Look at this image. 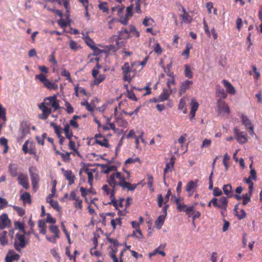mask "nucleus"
Returning a JSON list of instances; mask_svg holds the SVG:
<instances>
[{
	"instance_id": "nucleus-1",
	"label": "nucleus",
	"mask_w": 262,
	"mask_h": 262,
	"mask_svg": "<svg viewBox=\"0 0 262 262\" xmlns=\"http://www.w3.org/2000/svg\"><path fill=\"white\" fill-rule=\"evenodd\" d=\"M125 180L124 176L120 172L113 173L107 179V182L112 188H110L107 185H104L102 187L103 194L105 195H110L111 202H108L107 204L113 205L116 209H118V206L117 201L115 196V187L119 186L123 189H126L128 190L133 191L136 188L138 185V184H132L129 182H126Z\"/></svg>"
},
{
	"instance_id": "nucleus-2",
	"label": "nucleus",
	"mask_w": 262,
	"mask_h": 262,
	"mask_svg": "<svg viewBox=\"0 0 262 262\" xmlns=\"http://www.w3.org/2000/svg\"><path fill=\"white\" fill-rule=\"evenodd\" d=\"M49 106L53 108L54 111H56L59 108L56 95L45 98L43 101L38 105V107L42 112V114L39 116L40 119L46 120L48 118L52 113V108Z\"/></svg>"
},
{
	"instance_id": "nucleus-3",
	"label": "nucleus",
	"mask_w": 262,
	"mask_h": 262,
	"mask_svg": "<svg viewBox=\"0 0 262 262\" xmlns=\"http://www.w3.org/2000/svg\"><path fill=\"white\" fill-rule=\"evenodd\" d=\"M167 74L169 78L167 79L166 83L167 89L165 90V100L168 98L170 94H174L177 91L176 79L173 72L168 70Z\"/></svg>"
},
{
	"instance_id": "nucleus-4",
	"label": "nucleus",
	"mask_w": 262,
	"mask_h": 262,
	"mask_svg": "<svg viewBox=\"0 0 262 262\" xmlns=\"http://www.w3.org/2000/svg\"><path fill=\"white\" fill-rule=\"evenodd\" d=\"M211 202L215 207L221 210L222 215L225 216L228 203L227 198L225 196H222L220 199L214 198L211 200Z\"/></svg>"
},
{
	"instance_id": "nucleus-5",
	"label": "nucleus",
	"mask_w": 262,
	"mask_h": 262,
	"mask_svg": "<svg viewBox=\"0 0 262 262\" xmlns=\"http://www.w3.org/2000/svg\"><path fill=\"white\" fill-rule=\"evenodd\" d=\"M35 79H38L41 82L43 86L49 90H56L58 88V86L55 82H53L47 78V76L43 73L36 75Z\"/></svg>"
},
{
	"instance_id": "nucleus-6",
	"label": "nucleus",
	"mask_w": 262,
	"mask_h": 262,
	"mask_svg": "<svg viewBox=\"0 0 262 262\" xmlns=\"http://www.w3.org/2000/svg\"><path fill=\"white\" fill-rule=\"evenodd\" d=\"M133 64L130 65L128 62H125L122 67L121 69L123 74L124 81L130 82L134 77V70L133 69Z\"/></svg>"
},
{
	"instance_id": "nucleus-7",
	"label": "nucleus",
	"mask_w": 262,
	"mask_h": 262,
	"mask_svg": "<svg viewBox=\"0 0 262 262\" xmlns=\"http://www.w3.org/2000/svg\"><path fill=\"white\" fill-rule=\"evenodd\" d=\"M24 234L17 233L15 235L14 245L15 249L17 251H20L27 244V241L25 239Z\"/></svg>"
},
{
	"instance_id": "nucleus-8",
	"label": "nucleus",
	"mask_w": 262,
	"mask_h": 262,
	"mask_svg": "<svg viewBox=\"0 0 262 262\" xmlns=\"http://www.w3.org/2000/svg\"><path fill=\"white\" fill-rule=\"evenodd\" d=\"M217 112L219 116L229 115L230 111V108L226 102L221 99L217 101Z\"/></svg>"
},
{
	"instance_id": "nucleus-9",
	"label": "nucleus",
	"mask_w": 262,
	"mask_h": 262,
	"mask_svg": "<svg viewBox=\"0 0 262 262\" xmlns=\"http://www.w3.org/2000/svg\"><path fill=\"white\" fill-rule=\"evenodd\" d=\"M36 170V168L33 167L29 168V169L32 186L34 189L38 188V183L40 181L39 174L37 173L34 172Z\"/></svg>"
},
{
	"instance_id": "nucleus-10",
	"label": "nucleus",
	"mask_w": 262,
	"mask_h": 262,
	"mask_svg": "<svg viewBox=\"0 0 262 262\" xmlns=\"http://www.w3.org/2000/svg\"><path fill=\"white\" fill-rule=\"evenodd\" d=\"M11 226V221L6 213L0 215V230H4Z\"/></svg>"
},
{
	"instance_id": "nucleus-11",
	"label": "nucleus",
	"mask_w": 262,
	"mask_h": 262,
	"mask_svg": "<svg viewBox=\"0 0 262 262\" xmlns=\"http://www.w3.org/2000/svg\"><path fill=\"white\" fill-rule=\"evenodd\" d=\"M117 35L114 36V38L116 41V45L119 46V40L121 39H125L129 37V32L126 29H122L117 33Z\"/></svg>"
},
{
	"instance_id": "nucleus-12",
	"label": "nucleus",
	"mask_w": 262,
	"mask_h": 262,
	"mask_svg": "<svg viewBox=\"0 0 262 262\" xmlns=\"http://www.w3.org/2000/svg\"><path fill=\"white\" fill-rule=\"evenodd\" d=\"M233 133L235 136V138L239 144H244L248 141L245 133L243 132H239L237 128H234Z\"/></svg>"
},
{
	"instance_id": "nucleus-13",
	"label": "nucleus",
	"mask_w": 262,
	"mask_h": 262,
	"mask_svg": "<svg viewBox=\"0 0 262 262\" xmlns=\"http://www.w3.org/2000/svg\"><path fill=\"white\" fill-rule=\"evenodd\" d=\"M17 180L18 184L25 189L29 187L28 177L27 175L20 173L18 176Z\"/></svg>"
},
{
	"instance_id": "nucleus-14",
	"label": "nucleus",
	"mask_w": 262,
	"mask_h": 262,
	"mask_svg": "<svg viewBox=\"0 0 262 262\" xmlns=\"http://www.w3.org/2000/svg\"><path fill=\"white\" fill-rule=\"evenodd\" d=\"M64 176L66 180L69 181V185H71L74 184L75 176L71 170H64L63 168L61 169Z\"/></svg>"
},
{
	"instance_id": "nucleus-15",
	"label": "nucleus",
	"mask_w": 262,
	"mask_h": 262,
	"mask_svg": "<svg viewBox=\"0 0 262 262\" xmlns=\"http://www.w3.org/2000/svg\"><path fill=\"white\" fill-rule=\"evenodd\" d=\"M176 159V157L174 155H171L169 160H167L166 166L165 167V174L172 171L174 169V164Z\"/></svg>"
},
{
	"instance_id": "nucleus-16",
	"label": "nucleus",
	"mask_w": 262,
	"mask_h": 262,
	"mask_svg": "<svg viewBox=\"0 0 262 262\" xmlns=\"http://www.w3.org/2000/svg\"><path fill=\"white\" fill-rule=\"evenodd\" d=\"M198 180L195 181H190L186 186V190L189 193V196H191L194 193L197 187Z\"/></svg>"
},
{
	"instance_id": "nucleus-17",
	"label": "nucleus",
	"mask_w": 262,
	"mask_h": 262,
	"mask_svg": "<svg viewBox=\"0 0 262 262\" xmlns=\"http://www.w3.org/2000/svg\"><path fill=\"white\" fill-rule=\"evenodd\" d=\"M199 105V104L196 99L194 98H192L190 102L191 111L190 113V119L191 120L194 118Z\"/></svg>"
},
{
	"instance_id": "nucleus-18",
	"label": "nucleus",
	"mask_w": 262,
	"mask_h": 262,
	"mask_svg": "<svg viewBox=\"0 0 262 262\" xmlns=\"http://www.w3.org/2000/svg\"><path fill=\"white\" fill-rule=\"evenodd\" d=\"M192 84L193 81L189 80H186L182 82L179 92V95L181 96L187 90H188Z\"/></svg>"
},
{
	"instance_id": "nucleus-19",
	"label": "nucleus",
	"mask_w": 262,
	"mask_h": 262,
	"mask_svg": "<svg viewBox=\"0 0 262 262\" xmlns=\"http://www.w3.org/2000/svg\"><path fill=\"white\" fill-rule=\"evenodd\" d=\"M182 9L183 13L180 15V17L182 19L181 23L185 24L191 23L192 20V17L189 15V14L183 7H182Z\"/></svg>"
},
{
	"instance_id": "nucleus-20",
	"label": "nucleus",
	"mask_w": 262,
	"mask_h": 262,
	"mask_svg": "<svg viewBox=\"0 0 262 262\" xmlns=\"http://www.w3.org/2000/svg\"><path fill=\"white\" fill-rule=\"evenodd\" d=\"M223 83L226 89V91L231 95H234L236 93L235 88L232 84L227 80H223Z\"/></svg>"
},
{
	"instance_id": "nucleus-21",
	"label": "nucleus",
	"mask_w": 262,
	"mask_h": 262,
	"mask_svg": "<svg viewBox=\"0 0 262 262\" xmlns=\"http://www.w3.org/2000/svg\"><path fill=\"white\" fill-rule=\"evenodd\" d=\"M96 171V169H89L86 168L84 170V172L88 174V183L90 186H92L94 179L93 173Z\"/></svg>"
},
{
	"instance_id": "nucleus-22",
	"label": "nucleus",
	"mask_w": 262,
	"mask_h": 262,
	"mask_svg": "<svg viewBox=\"0 0 262 262\" xmlns=\"http://www.w3.org/2000/svg\"><path fill=\"white\" fill-rule=\"evenodd\" d=\"M187 97H183L181 99L178 108L179 110L182 111L184 114H186L187 112V110L186 108V101L188 100Z\"/></svg>"
},
{
	"instance_id": "nucleus-23",
	"label": "nucleus",
	"mask_w": 262,
	"mask_h": 262,
	"mask_svg": "<svg viewBox=\"0 0 262 262\" xmlns=\"http://www.w3.org/2000/svg\"><path fill=\"white\" fill-rule=\"evenodd\" d=\"M241 119L243 124L245 126L246 129L248 130L249 128L252 126V123L250 119L246 115H242Z\"/></svg>"
},
{
	"instance_id": "nucleus-24",
	"label": "nucleus",
	"mask_w": 262,
	"mask_h": 262,
	"mask_svg": "<svg viewBox=\"0 0 262 262\" xmlns=\"http://www.w3.org/2000/svg\"><path fill=\"white\" fill-rule=\"evenodd\" d=\"M63 131L66 138L69 140L72 139L73 135L72 131L70 129V125L69 124L67 123L64 125Z\"/></svg>"
},
{
	"instance_id": "nucleus-25",
	"label": "nucleus",
	"mask_w": 262,
	"mask_h": 262,
	"mask_svg": "<svg viewBox=\"0 0 262 262\" xmlns=\"http://www.w3.org/2000/svg\"><path fill=\"white\" fill-rule=\"evenodd\" d=\"M184 75L189 79H191L193 77L192 69L190 66L187 64L184 66Z\"/></svg>"
},
{
	"instance_id": "nucleus-26",
	"label": "nucleus",
	"mask_w": 262,
	"mask_h": 262,
	"mask_svg": "<svg viewBox=\"0 0 262 262\" xmlns=\"http://www.w3.org/2000/svg\"><path fill=\"white\" fill-rule=\"evenodd\" d=\"M38 226L39 228V230L40 233L45 235L46 233V224L43 220H40L38 221Z\"/></svg>"
},
{
	"instance_id": "nucleus-27",
	"label": "nucleus",
	"mask_w": 262,
	"mask_h": 262,
	"mask_svg": "<svg viewBox=\"0 0 262 262\" xmlns=\"http://www.w3.org/2000/svg\"><path fill=\"white\" fill-rule=\"evenodd\" d=\"M95 143L100 145L101 146L106 148H108L110 146L108 140L105 137H103V138L101 139H97V140H95Z\"/></svg>"
},
{
	"instance_id": "nucleus-28",
	"label": "nucleus",
	"mask_w": 262,
	"mask_h": 262,
	"mask_svg": "<svg viewBox=\"0 0 262 262\" xmlns=\"http://www.w3.org/2000/svg\"><path fill=\"white\" fill-rule=\"evenodd\" d=\"M223 190L225 194L228 196L232 195V187L230 184L224 185L223 187Z\"/></svg>"
},
{
	"instance_id": "nucleus-29",
	"label": "nucleus",
	"mask_w": 262,
	"mask_h": 262,
	"mask_svg": "<svg viewBox=\"0 0 262 262\" xmlns=\"http://www.w3.org/2000/svg\"><path fill=\"white\" fill-rule=\"evenodd\" d=\"M9 171L12 177L17 176L18 168L15 164H10L9 166Z\"/></svg>"
},
{
	"instance_id": "nucleus-30",
	"label": "nucleus",
	"mask_w": 262,
	"mask_h": 262,
	"mask_svg": "<svg viewBox=\"0 0 262 262\" xmlns=\"http://www.w3.org/2000/svg\"><path fill=\"white\" fill-rule=\"evenodd\" d=\"M177 208L179 211L184 212L186 208L188 207L186 205L184 204L183 202L181 201L179 199H177L176 200Z\"/></svg>"
},
{
	"instance_id": "nucleus-31",
	"label": "nucleus",
	"mask_w": 262,
	"mask_h": 262,
	"mask_svg": "<svg viewBox=\"0 0 262 262\" xmlns=\"http://www.w3.org/2000/svg\"><path fill=\"white\" fill-rule=\"evenodd\" d=\"M20 255L18 254H7L5 257L6 262H12L13 260H17L19 259Z\"/></svg>"
},
{
	"instance_id": "nucleus-32",
	"label": "nucleus",
	"mask_w": 262,
	"mask_h": 262,
	"mask_svg": "<svg viewBox=\"0 0 262 262\" xmlns=\"http://www.w3.org/2000/svg\"><path fill=\"white\" fill-rule=\"evenodd\" d=\"M164 223V215H160L156 220L155 225L158 229H161Z\"/></svg>"
},
{
	"instance_id": "nucleus-33",
	"label": "nucleus",
	"mask_w": 262,
	"mask_h": 262,
	"mask_svg": "<svg viewBox=\"0 0 262 262\" xmlns=\"http://www.w3.org/2000/svg\"><path fill=\"white\" fill-rule=\"evenodd\" d=\"M216 94L217 97L222 98H226L227 96V95L224 91V89L219 86H217L216 89Z\"/></svg>"
},
{
	"instance_id": "nucleus-34",
	"label": "nucleus",
	"mask_w": 262,
	"mask_h": 262,
	"mask_svg": "<svg viewBox=\"0 0 262 262\" xmlns=\"http://www.w3.org/2000/svg\"><path fill=\"white\" fill-rule=\"evenodd\" d=\"M116 121L118 126L122 127H126L128 124L127 122L122 117H116Z\"/></svg>"
},
{
	"instance_id": "nucleus-35",
	"label": "nucleus",
	"mask_w": 262,
	"mask_h": 262,
	"mask_svg": "<svg viewBox=\"0 0 262 262\" xmlns=\"http://www.w3.org/2000/svg\"><path fill=\"white\" fill-rule=\"evenodd\" d=\"M20 199L24 201H26L28 203H31V195L29 192H26L20 195Z\"/></svg>"
},
{
	"instance_id": "nucleus-36",
	"label": "nucleus",
	"mask_w": 262,
	"mask_h": 262,
	"mask_svg": "<svg viewBox=\"0 0 262 262\" xmlns=\"http://www.w3.org/2000/svg\"><path fill=\"white\" fill-rule=\"evenodd\" d=\"M49 230L52 233L54 234L55 237L57 238H59V230L57 226L51 225L49 227Z\"/></svg>"
},
{
	"instance_id": "nucleus-37",
	"label": "nucleus",
	"mask_w": 262,
	"mask_h": 262,
	"mask_svg": "<svg viewBox=\"0 0 262 262\" xmlns=\"http://www.w3.org/2000/svg\"><path fill=\"white\" fill-rule=\"evenodd\" d=\"M100 166L102 167V171L104 173H108L115 169V166H110L104 164H100Z\"/></svg>"
},
{
	"instance_id": "nucleus-38",
	"label": "nucleus",
	"mask_w": 262,
	"mask_h": 262,
	"mask_svg": "<svg viewBox=\"0 0 262 262\" xmlns=\"http://www.w3.org/2000/svg\"><path fill=\"white\" fill-rule=\"evenodd\" d=\"M80 117L77 115H74L72 119L70 121V125L75 128H78L79 127V124L76 122L77 119H80Z\"/></svg>"
},
{
	"instance_id": "nucleus-39",
	"label": "nucleus",
	"mask_w": 262,
	"mask_h": 262,
	"mask_svg": "<svg viewBox=\"0 0 262 262\" xmlns=\"http://www.w3.org/2000/svg\"><path fill=\"white\" fill-rule=\"evenodd\" d=\"M105 78V76L104 74H100L97 77L94 78V84L98 85L99 83L102 82Z\"/></svg>"
},
{
	"instance_id": "nucleus-40",
	"label": "nucleus",
	"mask_w": 262,
	"mask_h": 262,
	"mask_svg": "<svg viewBox=\"0 0 262 262\" xmlns=\"http://www.w3.org/2000/svg\"><path fill=\"white\" fill-rule=\"evenodd\" d=\"M50 126L53 127L54 129L55 134L57 135L58 137H61V127L60 126H57L54 122H51Z\"/></svg>"
},
{
	"instance_id": "nucleus-41",
	"label": "nucleus",
	"mask_w": 262,
	"mask_h": 262,
	"mask_svg": "<svg viewBox=\"0 0 262 262\" xmlns=\"http://www.w3.org/2000/svg\"><path fill=\"white\" fill-rule=\"evenodd\" d=\"M98 7L100 10H101L103 12L108 13V7L107 3L106 2H101L99 5Z\"/></svg>"
},
{
	"instance_id": "nucleus-42",
	"label": "nucleus",
	"mask_w": 262,
	"mask_h": 262,
	"mask_svg": "<svg viewBox=\"0 0 262 262\" xmlns=\"http://www.w3.org/2000/svg\"><path fill=\"white\" fill-rule=\"evenodd\" d=\"M14 225L15 229H19L22 231L24 234H26L24 225L23 223H21L19 221H16L14 222Z\"/></svg>"
},
{
	"instance_id": "nucleus-43",
	"label": "nucleus",
	"mask_w": 262,
	"mask_h": 262,
	"mask_svg": "<svg viewBox=\"0 0 262 262\" xmlns=\"http://www.w3.org/2000/svg\"><path fill=\"white\" fill-rule=\"evenodd\" d=\"M161 247L156 249L152 252L149 253V257L151 258L152 256L156 255L157 254L161 255L164 256V251L161 250Z\"/></svg>"
},
{
	"instance_id": "nucleus-44",
	"label": "nucleus",
	"mask_w": 262,
	"mask_h": 262,
	"mask_svg": "<svg viewBox=\"0 0 262 262\" xmlns=\"http://www.w3.org/2000/svg\"><path fill=\"white\" fill-rule=\"evenodd\" d=\"M251 192L252 191H250L249 193H247L243 195V204L244 205H247L248 203H249L250 202V201H251L250 196H251Z\"/></svg>"
},
{
	"instance_id": "nucleus-45",
	"label": "nucleus",
	"mask_w": 262,
	"mask_h": 262,
	"mask_svg": "<svg viewBox=\"0 0 262 262\" xmlns=\"http://www.w3.org/2000/svg\"><path fill=\"white\" fill-rule=\"evenodd\" d=\"M7 232L6 231H3L2 232V236L0 237V243L4 246L8 244V240L6 238Z\"/></svg>"
},
{
	"instance_id": "nucleus-46",
	"label": "nucleus",
	"mask_w": 262,
	"mask_h": 262,
	"mask_svg": "<svg viewBox=\"0 0 262 262\" xmlns=\"http://www.w3.org/2000/svg\"><path fill=\"white\" fill-rule=\"evenodd\" d=\"M74 205L77 209L81 210L82 209V200L80 198H78L75 201Z\"/></svg>"
},
{
	"instance_id": "nucleus-47",
	"label": "nucleus",
	"mask_w": 262,
	"mask_h": 262,
	"mask_svg": "<svg viewBox=\"0 0 262 262\" xmlns=\"http://www.w3.org/2000/svg\"><path fill=\"white\" fill-rule=\"evenodd\" d=\"M61 75L62 76L67 77V79L70 82H72V79L71 77V74L69 71H67L65 69H63L61 73Z\"/></svg>"
},
{
	"instance_id": "nucleus-48",
	"label": "nucleus",
	"mask_w": 262,
	"mask_h": 262,
	"mask_svg": "<svg viewBox=\"0 0 262 262\" xmlns=\"http://www.w3.org/2000/svg\"><path fill=\"white\" fill-rule=\"evenodd\" d=\"M191 48V46L189 43H187L185 50L182 53V55L185 56L186 59L189 57V52Z\"/></svg>"
},
{
	"instance_id": "nucleus-49",
	"label": "nucleus",
	"mask_w": 262,
	"mask_h": 262,
	"mask_svg": "<svg viewBox=\"0 0 262 262\" xmlns=\"http://www.w3.org/2000/svg\"><path fill=\"white\" fill-rule=\"evenodd\" d=\"M236 215L238 219L242 220L244 219L246 216V213L244 209H240L239 211L235 210Z\"/></svg>"
},
{
	"instance_id": "nucleus-50",
	"label": "nucleus",
	"mask_w": 262,
	"mask_h": 262,
	"mask_svg": "<svg viewBox=\"0 0 262 262\" xmlns=\"http://www.w3.org/2000/svg\"><path fill=\"white\" fill-rule=\"evenodd\" d=\"M164 101V92L162 93L158 98H154L151 100V102L158 103L160 102Z\"/></svg>"
},
{
	"instance_id": "nucleus-51",
	"label": "nucleus",
	"mask_w": 262,
	"mask_h": 262,
	"mask_svg": "<svg viewBox=\"0 0 262 262\" xmlns=\"http://www.w3.org/2000/svg\"><path fill=\"white\" fill-rule=\"evenodd\" d=\"M69 148L74 151L77 155H79L80 154L77 150V149L75 147V141H73L72 139L69 140Z\"/></svg>"
},
{
	"instance_id": "nucleus-52",
	"label": "nucleus",
	"mask_w": 262,
	"mask_h": 262,
	"mask_svg": "<svg viewBox=\"0 0 262 262\" xmlns=\"http://www.w3.org/2000/svg\"><path fill=\"white\" fill-rule=\"evenodd\" d=\"M154 20L150 17H146L143 21V24L145 26H150L152 25Z\"/></svg>"
},
{
	"instance_id": "nucleus-53",
	"label": "nucleus",
	"mask_w": 262,
	"mask_h": 262,
	"mask_svg": "<svg viewBox=\"0 0 262 262\" xmlns=\"http://www.w3.org/2000/svg\"><path fill=\"white\" fill-rule=\"evenodd\" d=\"M85 41L86 45L92 49L95 46L94 41L89 37H86Z\"/></svg>"
},
{
	"instance_id": "nucleus-54",
	"label": "nucleus",
	"mask_w": 262,
	"mask_h": 262,
	"mask_svg": "<svg viewBox=\"0 0 262 262\" xmlns=\"http://www.w3.org/2000/svg\"><path fill=\"white\" fill-rule=\"evenodd\" d=\"M71 152H66L65 154L62 152L60 156L61 157V158L62 160L64 162H69L70 160V155Z\"/></svg>"
},
{
	"instance_id": "nucleus-55",
	"label": "nucleus",
	"mask_w": 262,
	"mask_h": 262,
	"mask_svg": "<svg viewBox=\"0 0 262 262\" xmlns=\"http://www.w3.org/2000/svg\"><path fill=\"white\" fill-rule=\"evenodd\" d=\"M65 106L66 107V111L67 113L70 114L74 112V108L69 102H65Z\"/></svg>"
},
{
	"instance_id": "nucleus-56",
	"label": "nucleus",
	"mask_w": 262,
	"mask_h": 262,
	"mask_svg": "<svg viewBox=\"0 0 262 262\" xmlns=\"http://www.w3.org/2000/svg\"><path fill=\"white\" fill-rule=\"evenodd\" d=\"M13 209L17 212L20 216H23L25 214V211L21 207L14 206Z\"/></svg>"
},
{
	"instance_id": "nucleus-57",
	"label": "nucleus",
	"mask_w": 262,
	"mask_h": 262,
	"mask_svg": "<svg viewBox=\"0 0 262 262\" xmlns=\"http://www.w3.org/2000/svg\"><path fill=\"white\" fill-rule=\"evenodd\" d=\"M0 118L5 121L6 120V109L2 106V105L0 104Z\"/></svg>"
},
{
	"instance_id": "nucleus-58",
	"label": "nucleus",
	"mask_w": 262,
	"mask_h": 262,
	"mask_svg": "<svg viewBox=\"0 0 262 262\" xmlns=\"http://www.w3.org/2000/svg\"><path fill=\"white\" fill-rule=\"evenodd\" d=\"M50 205L54 209L58 211L60 210V207L59 205V203L57 201H51V203L50 204Z\"/></svg>"
},
{
	"instance_id": "nucleus-59",
	"label": "nucleus",
	"mask_w": 262,
	"mask_h": 262,
	"mask_svg": "<svg viewBox=\"0 0 262 262\" xmlns=\"http://www.w3.org/2000/svg\"><path fill=\"white\" fill-rule=\"evenodd\" d=\"M211 142L212 141L211 140L205 139L202 142L201 147L202 148H203L204 147H208L210 146Z\"/></svg>"
},
{
	"instance_id": "nucleus-60",
	"label": "nucleus",
	"mask_w": 262,
	"mask_h": 262,
	"mask_svg": "<svg viewBox=\"0 0 262 262\" xmlns=\"http://www.w3.org/2000/svg\"><path fill=\"white\" fill-rule=\"evenodd\" d=\"M8 205V201L6 199L0 197V210L6 207Z\"/></svg>"
},
{
	"instance_id": "nucleus-61",
	"label": "nucleus",
	"mask_w": 262,
	"mask_h": 262,
	"mask_svg": "<svg viewBox=\"0 0 262 262\" xmlns=\"http://www.w3.org/2000/svg\"><path fill=\"white\" fill-rule=\"evenodd\" d=\"M69 46L70 48L75 51H77L78 49V46L77 42L73 40H70Z\"/></svg>"
},
{
	"instance_id": "nucleus-62",
	"label": "nucleus",
	"mask_w": 262,
	"mask_h": 262,
	"mask_svg": "<svg viewBox=\"0 0 262 262\" xmlns=\"http://www.w3.org/2000/svg\"><path fill=\"white\" fill-rule=\"evenodd\" d=\"M70 0H59V3L63 4L64 7L68 12L70 9Z\"/></svg>"
},
{
	"instance_id": "nucleus-63",
	"label": "nucleus",
	"mask_w": 262,
	"mask_h": 262,
	"mask_svg": "<svg viewBox=\"0 0 262 262\" xmlns=\"http://www.w3.org/2000/svg\"><path fill=\"white\" fill-rule=\"evenodd\" d=\"M132 236H135L139 239L142 238L143 237L141 231L139 228L136 229V231L134 232Z\"/></svg>"
},
{
	"instance_id": "nucleus-64",
	"label": "nucleus",
	"mask_w": 262,
	"mask_h": 262,
	"mask_svg": "<svg viewBox=\"0 0 262 262\" xmlns=\"http://www.w3.org/2000/svg\"><path fill=\"white\" fill-rule=\"evenodd\" d=\"M194 208L193 207H187L185 210V212H186V214L188 215L189 217H190L194 212Z\"/></svg>"
}]
</instances>
